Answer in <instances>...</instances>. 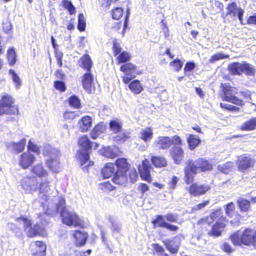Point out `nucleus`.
<instances>
[{
    "instance_id": "4468645a",
    "label": "nucleus",
    "mask_w": 256,
    "mask_h": 256,
    "mask_svg": "<svg viewBox=\"0 0 256 256\" xmlns=\"http://www.w3.org/2000/svg\"><path fill=\"white\" fill-rule=\"evenodd\" d=\"M224 209L226 215L230 219V224L236 226L239 225L242 216L236 210L234 202H231L225 204Z\"/></svg>"
},
{
    "instance_id": "423d86ee",
    "label": "nucleus",
    "mask_w": 256,
    "mask_h": 256,
    "mask_svg": "<svg viewBox=\"0 0 256 256\" xmlns=\"http://www.w3.org/2000/svg\"><path fill=\"white\" fill-rule=\"evenodd\" d=\"M18 106L15 104L14 98L10 94L4 93L0 98V116L18 114Z\"/></svg>"
},
{
    "instance_id": "f3484780",
    "label": "nucleus",
    "mask_w": 256,
    "mask_h": 256,
    "mask_svg": "<svg viewBox=\"0 0 256 256\" xmlns=\"http://www.w3.org/2000/svg\"><path fill=\"white\" fill-rule=\"evenodd\" d=\"M152 224L154 228H164L171 232H176L178 230V226L166 222L164 216L162 214L156 215L152 220Z\"/></svg>"
},
{
    "instance_id": "f8f14e48",
    "label": "nucleus",
    "mask_w": 256,
    "mask_h": 256,
    "mask_svg": "<svg viewBox=\"0 0 256 256\" xmlns=\"http://www.w3.org/2000/svg\"><path fill=\"white\" fill-rule=\"evenodd\" d=\"M16 220L20 223L22 222L24 224V230L26 232V236L29 238H33L38 236H42V228L38 224L32 226V221L26 217L20 216L16 218Z\"/></svg>"
},
{
    "instance_id": "a18cd8bd",
    "label": "nucleus",
    "mask_w": 256,
    "mask_h": 256,
    "mask_svg": "<svg viewBox=\"0 0 256 256\" xmlns=\"http://www.w3.org/2000/svg\"><path fill=\"white\" fill-rule=\"evenodd\" d=\"M32 181H33L32 178L30 176H26L22 180V186L25 190H32L34 184H32Z\"/></svg>"
},
{
    "instance_id": "4be33fe9",
    "label": "nucleus",
    "mask_w": 256,
    "mask_h": 256,
    "mask_svg": "<svg viewBox=\"0 0 256 256\" xmlns=\"http://www.w3.org/2000/svg\"><path fill=\"white\" fill-rule=\"evenodd\" d=\"M94 82V76L90 72H86L82 76V83L84 89L88 93L92 92Z\"/></svg>"
},
{
    "instance_id": "e433bc0d",
    "label": "nucleus",
    "mask_w": 256,
    "mask_h": 256,
    "mask_svg": "<svg viewBox=\"0 0 256 256\" xmlns=\"http://www.w3.org/2000/svg\"><path fill=\"white\" fill-rule=\"evenodd\" d=\"M127 176L126 174L118 172L116 171L112 178V182L118 185H122L127 182Z\"/></svg>"
},
{
    "instance_id": "1a4fd4ad",
    "label": "nucleus",
    "mask_w": 256,
    "mask_h": 256,
    "mask_svg": "<svg viewBox=\"0 0 256 256\" xmlns=\"http://www.w3.org/2000/svg\"><path fill=\"white\" fill-rule=\"evenodd\" d=\"M228 69L230 74L234 76H240L242 73H244L246 75L248 76H254L256 72L254 67L246 62H232L229 64Z\"/></svg>"
},
{
    "instance_id": "bb28decb",
    "label": "nucleus",
    "mask_w": 256,
    "mask_h": 256,
    "mask_svg": "<svg viewBox=\"0 0 256 256\" xmlns=\"http://www.w3.org/2000/svg\"><path fill=\"white\" fill-rule=\"evenodd\" d=\"M153 130L150 126H146L142 129L140 132V138L144 142H150L153 138Z\"/></svg>"
},
{
    "instance_id": "6e6552de",
    "label": "nucleus",
    "mask_w": 256,
    "mask_h": 256,
    "mask_svg": "<svg viewBox=\"0 0 256 256\" xmlns=\"http://www.w3.org/2000/svg\"><path fill=\"white\" fill-rule=\"evenodd\" d=\"M220 87L222 90L221 97L222 100L231 102L238 106L244 104L243 100L234 96L237 92L234 90H236L235 87L231 86L229 84L222 83Z\"/></svg>"
},
{
    "instance_id": "603ef678",
    "label": "nucleus",
    "mask_w": 256,
    "mask_h": 256,
    "mask_svg": "<svg viewBox=\"0 0 256 256\" xmlns=\"http://www.w3.org/2000/svg\"><path fill=\"white\" fill-rule=\"evenodd\" d=\"M8 73L12 75V80L15 84L16 88H19L22 84V82L16 73L15 71L12 69L9 70Z\"/></svg>"
},
{
    "instance_id": "c03bdc74",
    "label": "nucleus",
    "mask_w": 256,
    "mask_h": 256,
    "mask_svg": "<svg viewBox=\"0 0 256 256\" xmlns=\"http://www.w3.org/2000/svg\"><path fill=\"white\" fill-rule=\"evenodd\" d=\"M44 180L42 181L39 183L38 186V190L40 193L45 194L48 192L50 188V182L46 178H44Z\"/></svg>"
},
{
    "instance_id": "c85d7f7f",
    "label": "nucleus",
    "mask_w": 256,
    "mask_h": 256,
    "mask_svg": "<svg viewBox=\"0 0 256 256\" xmlns=\"http://www.w3.org/2000/svg\"><path fill=\"white\" fill-rule=\"evenodd\" d=\"M128 84V88L134 94H138L144 90L142 85L138 80H131Z\"/></svg>"
},
{
    "instance_id": "7ed1b4c3",
    "label": "nucleus",
    "mask_w": 256,
    "mask_h": 256,
    "mask_svg": "<svg viewBox=\"0 0 256 256\" xmlns=\"http://www.w3.org/2000/svg\"><path fill=\"white\" fill-rule=\"evenodd\" d=\"M210 218L212 221L216 222L212 226L211 230L208 232V235L214 237H218L222 234V230L224 229L228 222V220L224 215L222 210L219 208L213 210L210 213L209 216L200 219L197 224L201 228H206L211 225L212 222L208 221Z\"/></svg>"
},
{
    "instance_id": "8fccbe9b",
    "label": "nucleus",
    "mask_w": 256,
    "mask_h": 256,
    "mask_svg": "<svg viewBox=\"0 0 256 256\" xmlns=\"http://www.w3.org/2000/svg\"><path fill=\"white\" fill-rule=\"evenodd\" d=\"M196 66V64L192 61L187 62L184 68V72L185 76H189L190 73L192 72L195 68Z\"/></svg>"
},
{
    "instance_id": "f03ea898",
    "label": "nucleus",
    "mask_w": 256,
    "mask_h": 256,
    "mask_svg": "<svg viewBox=\"0 0 256 256\" xmlns=\"http://www.w3.org/2000/svg\"><path fill=\"white\" fill-rule=\"evenodd\" d=\"M183 144L182 138L178 135L168 136H160L157 138L154 145L160 150H170V156L176 164H180L184 159V150L182 146Z\"/></svg>"
},
{
    "instance_id": "338daca9",
    "label": "nucleus",
    "mask_w": 256,
    "mask_h": 256,
    "mask_svg": "<svg viewBox=\"0 0 256 256\" xmlns=\"http://www.w3.org/2000/svg\"><path fill=\"white\" fill-rule=\"evenodd\" d=\"M152 246L155 252L156 253L162 254L164 252V249L162 246L159 244H153Z\"/></svg>"
},
{
    "instance_id": "0eeeda50",
    "label": "nucleus",
    "mask_w": 256,
    "mask_h": 256,
    "mask_svg": "<svg viewBox=\"0 0 256 256\" xmlns=\"http://www.w3.org/2000/svg\"><path fill=\"white\" fill-rule=\"evenodd\" d=\"M60 216L62 224L68 226L83 228L84 222L74 212L69 211L65 207L62 208Z\"/></svg>"
},
{
    "instance_id": "6e6d98bb",
    "label": "nucleus",
    "mask_w": 256,
    "mask_h": 256,
    "mask_svg": "<svg viewBox=\"0 0 256 256\" xmlns=\"http://www.w3.org/2000/svg\"><path fill=\"white\" fill-rule=\"evenodd\" d=\"M170 66H172L176 72H179L182 68L183 62L178 58L172 60L170 63Z\"/></svg>"
},
{
    "instance_id": "37998d69",
    "label": "nucleus",
    "mask_w": 256,
    "mask_h": 256,
    "mask_svg": "<svg viewBox=\"0 0 256 256\" xmlns=\"http://www.w3.org/2000/svg\"><path fill=\"white\" fill-rule=\"evenodd\" d=\"M110 14L114 20H118L124 14V10L120 7H115L112 10Z\"/></svg>"
},
{
    "instance_id": "7c9ffc66",
    "label": "nucleus",
    "mask_w": 256,
    "mask_h": 256,
    "mask_svg": "<svg viewBox=\"0 0 256 256\" xmlns=\"http://www.w3.org/2000/svg\"><path fill=\"white\" fill-rule=\"evenodd\" d=\"M150 160L156 168L166 167L168 165L167 160L163 156H152Z\"/></svg>"
},
{
    "instance_id": "412c9836",
    "label": "nucleus",
    "mask_w": 256,
    "mask_h": 256,
    "mask_svg": "<svg viewBox=\"0 0 256 256\" xmlns=\"http://www.w3.org/2000/svg\"><path fill=\"white\" fill-rule=\"evenodd\" d=\"M30 171L33 175V178H34L42 180L47 178L48 176V172L42 162L38 163L32 166Z\"/></svg>"
},
{
    "instance_id": "09e8293b",
    "label": "nucleus",
    "mask_w": 256,
    "mask_h": 256,
    "mask_svg": "<svg viewBox=\"0 0 256 256\" xmlns=\"http://www.w3.org/2000/svg\"><path fill=\"white\" fill-rule=\"evenodd\" d=\"M26 142L25 139H22L18 142L13 143L12 146L14 150L18 153L22 152L25 148Z\"/></svg>"
},
{
    "instance_id": "b1692460",
    "label": "nucleus",
    "mask_w": 256,
    "mask_h": 256,
    "mask_svg": "<svg viewBox=\"0 0 256 256\" xmlns=\"http://www.w3.org/2000/svg\"><path fill=\"white\" fill-rule=\"evenodd\" d=\"M92 119L90 116H83L78 122V130L82 132H87L92 127Z\"/></svg>"
},
{
    "instance_id": "9d476101",
    "label": "nucleus",
    "mask_w": 256,
    "mask_h": 256,
    "mask_svg": "<svg viewBox=\"0 0 256 256\" xmlns=\"http://www.w3.org/2000/svg\"><path fill=\"white\" fill-rule=\"evenodd\" d=\"M112 50L113 55L116 58L117 64H124L130 60L132 56L130 53L127 51L122 50V48L116 38L112 40Z\"/></svg>"
},
{
    "instance_id": "0e129e2a",
    "label": "nucleus",
    "mask_w": 256,
    "mask_h": 256,
    "mask_svg": "<svg viewBox=\"0 0 256 256\" xmlns=\"http://www.w3.org/2000/svg\"><path fill=\"white\" fill-rule=\"evenodd\" d=\"M210 203L209 200H206L198 204L192 208V211H198L204 208L206 206Z\"/></svg>"
},
{
    "instance_id": "2eb2a0df",
    "label": "nucleus",
    "mask_w": 256,
    "mask_h": 256,
    "mask_svg": "<svg viewBox=\"0 0 256 256\" xmlns=\"http://www.w3.org/2000/svg\"><path fill=\"white\" fill-rule=\"evenodd\" d=\"M226 16H232L235 17L237 16L241 24H243V16L244 10L239 6L236 1H230L226 8Z\"/></svg>"
},
{
    "instance_id": "ddd939ff",
    "label": "nucleus",
    "mask_w": 256,
    "mask_h": 256,
    "mask_svg": "<svg viewBox=\"0 0 256 256\" xmlns=\"http://www.w3.org/2000/svg\"><path fill=\"white\" fill-rule=\"evenodd\" d=\"M120 70L124 74L122 77V82L124 84H128L138 74L136 66L131 62H128L122 64Z\"/></svg>"
},
{
    "instance_id": "c9c22d12",
    "label": "nucleus",
    "mask_w": 256,
    "mask_h": 256,
    "mask_svg": "<svg viewBox=\"0 0 256 256\" xmlns=\"http://www.w3.org/2000/svg\"><path fill=\"white\" fill-rule=\"evenodd\" d=\"M186 141L190 150H194L201 142V140L198 136L193 134L188 135Z\"/></svg>"
},
{
    "instance_id": "aec40b11",
    "label": "nucleus",
    "mask_w": 256,
    "mask_h": 256,
    "mask_svg": "<svg viewBox=\"0 0 256 256\" xmlns=\"http://www.w3.org/2000/svg\"><path fill=\"white\" fill-rule=\"evenodd\" d=\"M35 156L28 152H22L18 158V164L24 170L29 168L36 161Z\"/></svg>"
},
{
    "instance_id": "dca6fc26",
    "label": "nucleus",
    "mask_w": 256,
    "mask_h": 256,
    "mask_svg": "<svg viewBox=\"0 0 256 256\" xmlns=\"http://www.w3.org/2000/svg\"><path fill=\"white\" fill-rule=\"evenodd\" d=\"M152 167L147 158L142 160L141 164L138 167V170L142 180L149 183L152 182V178L150 175V170Z\"/></svg>"
},
{
    "instance_id": "3c124183",
    "label": "nucleus",
    "mask_w": 256,
    "mask_h": 256,
    "mask_svg": "<svg viewBox=\"0 0 256 256\" xmlns=\"http://www.w3.org/2000/svg\"><path fill=\"white\" fill-rule=\"evenodd\" d=\"M229 55L224 54L222 53H217L214 55H212L210 58L209 59L208 62L210 64H212L215 62L216 61H218L220 60L228 58H229Z\"/></svg>"
},
{
    "instance_id": "a211bd4d",
    "label": "nucleus",
    "mask_w": 256,
    "mask_h": 256,
    "mask_svg": "<svg viewBox=\"0 0 256 256\" xmlns=\"http://www.w3.org/2000/svg\"><path fill=\"white\" fill-rule=\"evenodd\" d=\"M29 250L32 256H46V245L42 241L36 240L30 244Z\"/></svg>"
},
{
    "instance_id": "f704fd0d",
    "label": "nucleus",
    "mask_w": 256,
    "mask_h": 256,
    "mask_svg": "<svg viewBox=\"0 0 256 256\" xmlns=\"http://www.w3.org/2000/svg\"><path fill=\"white\" fill-rule=\"evenodd\" d=\"M106 130V126L102 123H98L94 126L92 130L90 132V137L96 140L98 136L103 133Z\"/></svg>"
},
{
    "instance_id": "4d7b16f0",
    "label": "nucleus",
    "mask_w": 256,
    "mask_h": 256,
    "mask_svg": "<svg viewBox=\"0 0 256 256\" xmlns=\"http://www.w3.org/2000/svg\"><path fill=\"white\" fill-rule=\"evenodd\" d=\"M220 106L222 108L230 112H238L240 111V108L228 104L220 103Z\"/></svg>"
},
{
    "instance_id": "a878e982",
    "label": "nucleus",
    "mask_w": 256,
    "mask_h": 256,
    "mask_svg": "<svg viewBox=\"0 0 256 256\" xmlns=\"http://www.w3.org/2000/svg\"><path fill=\"white\" fill-rule=\"evenodd\" d=\"M73 237L75 240V244L78 246H84L88 239V234L79 230H76L74 232Z\"/></svg>"
},
{
    "instance_id": "de8ad7c7",
    "label": "nucleus",
    "mask_w": 256,
    "mask_h": 256,
    "mask_svg": "<svg viewBox=\"0 0 256 256\" xmlns=\"http://www.w3.org/2000/svg\"><path fill=\"white\" fill-rule=\"evenodd\" d=\"M62 6L64 8L68 10L70 14L72 15L76 13V8L70 0H63Z\"/></svg>"
},
{
    "instance_id": "c756f323",
    "label": "nucleus",
    "mask_w": 256,
    "mask_h": 256,
    "mask_svg": "<svg viewBox=\"0 0 256 256\" xmlns=\"http://www.w3.org/2000/svg\"><path fill=\"white\" fill-rule=\"evenodd\" d=\"M130 132L127 130H124L115 136L114 137V140L118 144H123L126 142L130 140Z\"/></svg>"
},
{
    "instance_id": "5fc2aeb1",
    "label": "nucleus",
    "mask_w": 256,
    "mask_h": 256,
    "mask_svg": "<svg viewBox=\"0 0 256 256\" xmlns=\"http://www.w3.org/2000/svg\"><path fill=\"white\" fill-rule=\"evenodd\" d=\"M63 116L64 120L70 121L78 117L80 114L74 111H66Z\"/></svg>"
},
{
    "instance_id": "49530a36",
    "label": "nucleus",
    "mask_w": 256,
    "mask_h": 256,
    "mask_svg": "<svg viewBox=\"0 0 256 256\" xmlns=\"http://www.w3.org/2000/svg\"><path fill=\"white\" fill-rule=\"evenodd\" d=\"M86 20L83 14L80 13L78 15V23L77 24V28L78 30L82 32L86 30Z\"/></svg>"
},
{
    "instance_id": "39448f33",
    "label": "nucleus",
    "mask_w": 256,
    "mask_h": 256,
    "mask_svg": "<svg viewBox=\"0 0 256 256\" xmlns=\"http://www.w3.org/2000/svg\"><path fill=\"white\" fill-rule=\"evenodd\" d=\"M93 142H91L86 134L80 136L78 140V144L80 149L77 151L76 158L81 166L84 164L90 158V150Z\"/></svg>"
},
{
    "instance_id": "bf43d9fd",
    "label": "nucleus",
    "mask_w": 256,
    "mask_h": 256,
    "mask_svg": "<svg viewBox=\"0 0 256 256\" xmlns=\"http://www.w3.org/2000/svg\"><path fill=\"white\" fill-rule=\"evenodd\" d=\"M27 147L28 151L33 152L38 154L40 152V148L30 140L28 142Z\"/></svg>"
},
{
    "instance_id": "69168bd1",
    "label": "nucleus",
    "mask_w": 256,
    "mask_h": 256,
    "mask_svg": "<svg viewBox=\"0 0 256 256\" xmlns=\"http://www.w3.org/2000/svg\"><path fill=\"white\" fill-rule=\"evenodd\" d=\"M178 178L176 176H173L171 180L168 182V184L170 190H174L176 188Z\"/></svg>"
},
{
    "instance_id": "6ab92c4d",
    "label": "nucleus",
    "mask_w": 256,
    "mask_h": 256,
    "mask_svg": "<svg viewBox=\"0 0 256 256\" xmlns=\"http://www.w3.org/2000/svg\"><path fill=\"white\" fill-rule=\"evenodd\" d=\"M162 242L171 254H177L181 245V239L178 236H174L172 239L165 240Z\"/></svg>"
},
{
    "instance_id": "f257e3e1",
    "label": "nucleus",
    "mask_w": 256,
    "mask_h": 256,
    "mask_svg": "<svg viewBox=\"0 0 256 256\" xmlns=\"http://www.w3.org/2000/svg\"><path fill=\"white\" fill-rule=\"evenodd\" d=\"M184 168V180L186 184H190L188 188L189 194L197 197L205 194L211 187L208 184H198L194 181L195 175L200 172H204L212 170L213 166L208 160L198 158L195 160L188 159Z\"/></svg>"
},
{
    "instance_id": "393cba45",
    "label": "nucleus",
    "mask_w": 256,
    "mask_h": 256,
    "mask_svg": "<svg viewBox=\"0 0 256 256\" xmlns=\"http://www.w3.org/2000/svg\"><path fill=\"white\" fill-rule=\"evenodd\" d=\"M115 165L116 168V172L123 174H127L130 170V165L127 160L124 158H118L115 161Z\"/></svg>"
},
{
    "instance_id": "052dcab7",
    "label": "nucleus",
    "mask_w": 256,
    "mask_h": 256,
    "mask_svg": "<svg viewBox=\"0 0 256 256\" xmlns=\"http://www.w3.org/2000/svg\"><path fill=\"white\" fill-rule=\"evenodd\" d=\"M149 189L148 186L145 183H140L138 186V190L142 196H143Z\"/></svg>"
},
{
    "instance_id": "774afa93",
    "label": "nucleus",
    "mask_w": 256,
    "mask_h": 256,
    "mask_svg": "<svg viewBox=\"0 0 256 256\" xmlns=\"http://www.w3.org/2000/svg\"><path fill=\"white\" fill-rule=\"evenodd\" d=\"M166 220L170 222H176L178 218L176 215H174L171 213H168L166 216Z\"/></svg>"
},
{
    "instance_id": "e2e57ef3",
    "label": "nucleus",
    "mask_w": 256,
    "mask_h": 256,
    "mask_svg": "<svg viewBox=\"0 0 256 256\" xmlns=\"http://www.w3.org/2000/svg\"><path fill=\"white\" fill-rule=\"evenodd\" d=\"M222 250L228 254H230L233 252V249L230 244L228 242H224L220 246Z\"/></svg>"
},
{
    "instance_id": "cd10ccee",
    "label": "nucleus",
    "mask_w": 256,
    "mask_h": 256,
    "mask_svg": "<svg viewBox=\"0 0 256 256\" xmlns=\"http://www.w3.org/2000/svg\"><path fill=\"white\" fill-rule=\"evenodd\" d=\"M114 164L112 162H108L102 169L101 174L104 178H108L115 173Z\"/></svg>"
},
{
    "instance_id": "5701e85b",
    "label": "nucleus",
    "mask_w": 256,
    "mask_h": 256,
    "mask_svg": "<svg viewBox=\"0 0 256 256\" xmlns=\"http://www.w3.org/2000/svg\"><path fill=\"white\" fill-rule=\"evenodd\" d=\"M78 66L86 72H90L94 63L90 56L85 54L80 57L78 61Z\"/></svg>"
},
{
    "instance_id": "4c0bfd02",
    "label": "nucleus",
    "mask_w": 256,
    "mask_h": 256,
    "mask_svg": "<svg viewBox=\"0 0 256 256\" xmlns=\"http://www.w3.org/2000/svg\"><path fill=\"white\" fill-rule=\"evenodd\" d=\"M6 59L10 66L14 65L16 62V53L14 47L9 48L6 52Z\"/></svg>"
},
{
    "instance_id": "473e14b6",
    "label": "nucleus",
    "mask_w": 256,
    "mask_h": 256,
    "mask_svg": "<svg viewBox=\"0 0 256 256\" xmlns=\"http://www.w3.org/2000/svg\"><path fill=\"white\" fill-rule=\"evenodd\" d=\"M240 129L242 131H251L256 129V118H252L244 122Z\"/></svg>"
},
{
    "instance_id": "79ce46f5",
    "label": "nucleus",
    "mask_w": 256,
    "mask_h": 256,
    "mask_svg": "<svg viewBox=\"0 0 256 256\" xmlns=\"http://www.w3.org/2000/svg\"><path fill=\"white\" fill-rule=\"evenodd\" d=\"M98 186L101 190L106 193H108L116 189V187L112 186L110 181L100 183Z\"/></svg>"
},
{
    "instance_id": "a19ab883",
    "label": "nucleus",
    "mask_w": 256,
    "mask_h": 256,
    "mask_svg": "<svg viewBox=\"0 0 256 256\" xmlns=\"http://www.w3.org/2000/svg\"><path fill=\"white\" fill-rule=\"evenodd\" d=\"M109 127L113 133L116 134L122 132V124L118 120H112L109 122Z\"/></svg>"
},
{
    "instance_id": "20e7f679",
    "label": "nucleus",
    "mask_w": 256,
    "mask_h": 256,
    "mask_svg": "<svg viewBox=\"0 0 256 256\" xmlns=\"http://www.w3.org/2000/svg\"><path fill=\"white\" fill-rule=\"evenodd\" d=\"M230 239L235 246L256 247V230L246 228L238 230L230 235Z\"/></svg>"
},
{
    "instance_id": "13d9d810",
    "label": "nucleus",
    "mask_w": 256,
    "mask_h": 256,
    "mask_svg": "<svg viewBox=\"0 0 256 256\" xmlns=\"http://www.w3.org/2000/svg\"><path fill=\"white\" fill-rule=\"evenodd\" d=\"M2 28L3 32L6 34H10L12 28V26L11 22L8 20H6L2 22Z\"/></svg>"
},
{
    "instance_id": "72a5a7b5",
    "label": "nucleus",
    "mask_w": 256,
    "mask_h": 256,
    "mask_svg": "<svg viewBox=\"0 0 256 256\" xmlns=\"http://www.w3.org/2000/svg\"><path fill=\"white\" fill-rule=\"evenodd\" d=\"M46 164L52 172H58L60 169L59 160L56 158H50L46 160Z\"/></svg>"
},
{
    "instance_id": "680f3d73",
    "label": "nucleus",
    "mask_w": 256,
    "mask_h": 256,
    "mask_svg": "<svg viewBox=\"0 0 256 256\" xmlns=\"http://www.w3.org/2000/svg\"><path fill=\"white\" fill-rule=\"evenodd\" d=\"M64 54L61 52L56 50L54 52V56L56 58L57 64L59 67L61 68L62 66V58Z\"/></svg>"
},
{
    "instance_id": "9b49d317",
    "label": "nucleus",
    "mask_w": 256,
    "mask_h": 256,
    "mask_svg": "<svg viewBox=\"0 0 256 256\" xmlns=\"http://www.w3.org/2000/svg\"><path fill=\"white\" fill-rule=\"evenodd\" d=\"M256 160L250 154H244L237 157L236 164L238 170L241 172H246L252 169L255 164Z\"/></svg>"
},
{
    "instance_id": "2f4dec72",
    "label": "nucleus",
    "mask_w": 256,
    "mask_h": 256,
    "mask_svg": "<svg viewBox=\"0 0 256 256\" xmlns=\"http://www.w3.org/2000/svg\"><path fill=\"white\" fill-rule=\"evenodd\" d=\"M236 203L241 212H247L251 210L250 201L248 200L240 198L238 200Z\"/></svg>"
},
{
    "instance_id": "864d4df0",
    "label": "nucleus",
    "mask_w": 256,
    "mask_h": 256,
    "mask_svg": "<svg viewBox=\"0 0 256 256\" xmlns=\"http://www.w3.org/2000/svg\"><path fill=\"white\" fill-rule=\"evenodd\" d=\"M54 86L57 90L60 92H65L66 89V84L62 80H56L54 81Z\"/></svg>"
},
{
    "instance_id": "ea45409f",
    "label": "nucleus",
    "mask_w": 256,
    "mask_h": 256,
    "mask_svg": "<svg viewBox=\"0 0 256 256\" xmlns=\"http://www.w3.org/2000/svg\"><path fill=\"white\" fill-rule=\"evenodd\" d=\"M69 105L74 108L80 109L81 108V102L80 98L75 94L69 97L68 100Z\"/></svg>"
},
{
    "instance_id": "58836bf2",
    "label": "nucleus",
    "mask_w": 256,
    "mask_h": 256,
    "mask_svg": "<svg viewBox=\"0 0 256 256\" xmlns=\"http://www.w3.org/2000/svg\"><path fill=\"white\" fill-rule=\"evenodd\" d=\"M234 162L230 161L227 162L222 164L218 166V171L224 174H229L234 168Z\"/></svg>"
}]
</instances>
